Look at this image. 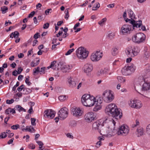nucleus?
Listing matches in <instances>:
<instances>
[{"instance_id":"a211bd4d","label":"nucleus","mask_w":150,"mask_h":150,"mask_svg":"<svg viewBox=\"0 0 150 150\" xmlns=\"http://www.w3.org/2000/svg\"><path fill=\"white\" fill-rule=\"evenodd\" d=\"M60 64H61L60 63L59 64L56 61H54L51 63L50 65L47 68V69H49L50 68H51L53 69H57V70H59L60 69Z\"/></svg>"},{"instance_id":"0e129e2a","label":"nucleus","mask_w":150,"mask_h":150,"mask_svg":"<svg viewBox=\"0 0 150 150\" xmlns=\"http://www.w3.org/2000/svg\"><path fill=\"white\" fill-rule=\"evenodd\" d=\"M26 91V92H25V94H27L28 93H29L30 92H31V90L29 89L28 88H26L24 89L23 91Z\"/></svg>"},{"instance_id":"e2e57ef3","label":"nucleus","mask_w":150,"mask_h":150,"mask_svg":"<svg viewBox=\"0 0 150 150\" xmlns=\"http://www.w3.org/2000/svg\"><path fill=\"white\" fill-rule=\"evenodd\" d=\"M51 9H48L45 11V13L46 15H48L49 14V13H51Z\"/></svg>"},{"instance_id":"37998d69","label":"nucleus","mask_w":150,"mask_h":150,"mask_svg":"<svg viewBox=\"0 0 150 150\" xmlns=\"http://www.w3.org/2000/svg\"><path fill=\"white\" fill-rule=\"evenodd\" d=\"M46 70V68L45 67H42L40 71V74H44L45 73V71Z\"/></svg>"},{"instance_id":"6e6552de","label":"nucleus","mask_w":150,"mask_h":150,"mask_svg":"<svg viewBox=\"0 0 150 150\" xmlns=\"http://www.w3.org/2000/svg\"><path fill=\"white\" fill-rule=\"evenodd\" d=\"M146 38L145 35L142 33H138L132 36V41L137 43H140L143 42Z\"/></svg>"},{"instance_id":"f3484780","label":"nucleus","mask_w":150,"mask_h":150,"mask_svg":"<svg viewBox=\"0 0 150 150\" xmlns=\"http://www.w3.org/2000/svg\"><path fill=\"white\" fill-rule=\"evenodd\" d=\"M150 90V82H144L142 86L141 91L142 93L146 92Z\"/></svg>"},{"instance_id":"2eb2a0df","label":"nucleus","mask_w":150,"mask_h":150,"mask_svg":"<svg viewBox=\"0 0 150 150\" xmlns=\"http://www.w3.org/2000/svg\"><path fill=\"white\" fill-rule=\"evenodd\" d=\"M93 69V65L89 63L86 64L83 68V71L85 73L88 74L91 72Z\"/></svg>"},{"instance_id":"e433bc0d","label":"nucleus","mask_w":150,"mask_h":150,"mask_svg":"<svg viewBox=\"0 0 150 150\" xmlns=\"http://www.w3.org/2000/svg\"><path fill=\"white\" fill-rule=\"evenodd\" d=\"M39 62L40 60L39 59L36 61V62L35 63L33 61H32L30 64L31 66L32 67H34L38 65L39 63Z\"/></svg>"},{"instance_id":"3c124183","label":"nucleus","mask_w":150,"mask_h":150,"mask_svg":"<svg viewBox=\"0 0 150 150\" xmlns=\"http://www.w3.org/2000/svg\"><path fill=\"white\" fill-rule=\"evenodd\" d=\"M24 87L25 85L23 84H22L19 87H18L17 89L18 91H21L22 89L24 88Z\"/></svg>"},{"instance_id":"49530a36","label":"nucleus","mask_w":150,"mask_h":150,"mask_svg":"<svg viewBox=\"0 0 150 150\" xmlns=\"http://www.w3.org/2000/svg\"><path fill=\"white\" fill-rule=\"evenodd\" d=\"M74 50V48L69 50L68 51L65 53L66 55H68L70 54Z\"/></svg>"},{"instance_id":"72a5a7b5","label":"nucleus","mask_w":150,"mask_h":150,"mask_svg":"<svg viewBox=\"0 0 150 150\" xmlns=\"http://www.w3.org/2000/svg\"><path fill=\"white\" fill-rule=\"evenodd\" d=\"M146 132L148 136L150 137V124L148 125L146 127Z\"/></svg>"},{"instance_id":"79ce46f5","label":"nucleus","mask_w":150,"mask_h":150,"mask_svg":"<svg viewBox=\"0 0 150 150\" xmlns=\"http://www.w3.org/2000/svg\"><path fill=\"white\" fill-rule=\"evenodd\" d=\"M7 136L6 134L4 132H2L0 134V138L3 139L5 138Z\"/></svg>"},{"instance_id":"9b49d317","label":"nucleus","mask_w":150,"mask_h":150,"mask_svg":"<svg viewBox=\"0 0 150 150\" xmlns=\"http://www.w3.org/2000/svg\"><path fill=\"white\" fill-rule=\"evenodd\" d=\"M103 56L102 53L97 51L92 54L91 56V59L93 62H97L100 60Z\"/></svg>"},{"instance_id":"f257e3e1","label":"nucleus","mask_w":150,"mask_h":150,"mask_svg":"<svg viewBox=\"0 0 150 150\" xmlns=\"http://www.w3.org/2000/svg\"><path fill=\"white\" fill-rule=\"evenodd\" d=\"M105 112L106 114L117 120L121 119L122 117L121 110L114 103L107 105L105 109Z\"/></svg>"},{"instance_id":"1a4fd4ad","label":"nucleus","mask_w":150,"mask_h":150,"mask_svg":"<svg viewBox=\"0 0 150 150\" xmlns=\"http://www.w3.org/2000/svg\"><path fill=\"white\" fill-rule=\"evenodd\" d=\"M129 131V127L127 125H122L119 128L117 134L118 135L125 136L128 134Z\"/></svg>"},{"instance_id":"a878e982","label":"nucleus","mask_w":150,"mask_h":150,"mask_svg":"<svg viewBox=\"0 0 150 150\" xmlns=\"http://www.w3.org/2000/svg\"><path fill=\"white\" fill-rule=\"evenodd\" d=\"M132 48L134 52V56H136L140 51V48L138 46L133 47L132 46Z\"/></svg>"},{"instance_id":"5701e85b","label":"nucleus","mask_w":150,"mask_h":150,"mask_svg":"<svg viewBox=\"0 0 150 150\" xmlns=\"http://www.w3.org/2000/svg\"><path fill=\"white\" fill-rule=\"evenodd\" d=\"M139 79H142L144 82H150V81H149V78L148 76V75L147 74L144 75H142V76H140L139 77Z\"/></svg>"},{"instance_id":"8fccbe9b","label":"nucleus","mask_w":150,"mask_h":150,"mask_svg":"<svg viewBox=\"0 0 150 150\" xmlns=\"http://www.w3.org/2000/svg\"><path fill=\"white\" fill-rule=\"evenodd\" d=\"M29 76H27V78H26L25 82L27 85L28 86H30L31 84V83L29 81Z\"/></svg>"},{"instance_id":"473e14b6","label":"nucleus","mask_w":150,"mask_h":150,"mask_svg":"<svg viewBox=\"0 0 150 150\" xmlns=\"http://www.w3.org/2000/svg\"><path fill=\"white\" fill-rule=\"evenodd\" d=\"M40 71V68L39 67H38L37 68H35L33 70V74L34 75L36 74H38Z\"/></svg>"},{"instance_id":"393cba45","label":"nucleus","mask_w":150,"mask_h":150,"mask_svg":"<svg viewBox=\"0 0 150 150\" xmlns=\"http://www.w3.org/2000/svg\"><path fill=\"white\" fill-rule=\"evenodd\" d=\"M118 47H113L111 50L112 54L113 56H115L117 54L118 52Z\"/></svg>"},{"instance_id":"c85d7f7f","label":"nucleus","mask_w":150,"mask_h":150,"mask_svg":"<svg viewBox=\"0 0 150 150\" xmlns=\"http://www.w3.org/2000/svg\"><path fill=\"white\" fill-rule=\"evenodd\" d=\"M127 11L128 15L129 17L132 19L131 20H133V18H134V16L132 11L131 9H128Z\"/></svg>"},{"instance_id":"7c9ffc66","label":"nucleus","mask_w":150,"mask_h":150,"mask_svg":"<svg viewBox=\"0 0 150 150\" xmlns=\"http://www.w3.org/2000/svg\"><path fill=\"white\" fill-rule=\"evenodd\" d=\"M98 139L99 140V141L98 142L96 143V146L97 147H99L100 146L101 144V141L102 140H104V139L103 138L100 137H99L98 138Z\"/></svg>"},{"instance_id":"39448f33","label":"nucleus","mask_w":150,"mask_h":150,"mask_svg":"<svg viewBox=\"0 0 150 150\" xmlns=\"http://www.w3.org/2000/svg\"><path fill=\"white\" fill-rule=\"evenodd\" d=\"M58 114L59 115L58 117H56L55 118V122L56 123L58 122L59 119L62 120L67 117L68 110L66 107H63L59 110Z\"/></svg>"},{"instance_id":"20e7f679","label":"nucleus","mask_w":150,"mask_h":150,"mask_svg":"<svg viewBox=\"0 0 150 150\" xmlns=\"http://www.w3.org/2000/svg\"><path fill=\"white\" fill-rule=\"evenodd\" d=\"M88 52L82 47L77 49L76 51V54L79 59L83 60L86 59L88 55Z\"/></svg>"},{"instance_id":"6ab92c4d","label":"nucleus","mask_w":150,"mask_h":150,"mask_svg":"<svg viewBox=\"0 0 150 150\" xmlns=\"http://www.w3.org/2000/svg\"><path fill=\"white\" fill-rule=\"evenodd\" d=\"M60 69L64 72H66L68 71L69 69L72 68V67L70 66L69 65L61 64H60Z\"/></svg>"},{"instance_id":"2f4dec72","label":"nucleus","mask_w":150,"mask_h":150,"mask_svg":"<svg viewBox=\"0 0 150 150\" xmlns=\"http://www.w3.org/2000/svg\"><path fill=\"white\" fill-rule=\"evenodd\" d=\"M68 97L66 95L61 96L59 97V100L61 101H64L67 99Z\"/></svg>"},{"instance_id":"680f3d73","label":"nucleus","mask_w":150,"mask_h":150,"mask_svg":"<svg viewBox=\"0 0 150 150\" xmlns=\"http://www.w3.org/2000/svg\"><path fill=\"white\" fill-rule=\"evenodd\" d=\"M142 24V22L141 23V24H140V26L139 27L138 26V25L137 26V27H136L137 28H141V29L143 30H145L146 29V28L145 27V26H143V25H141Z\"/></svg>"},{"instance_id":"c756f323","label":"nucleus","mask_w":150,"mask_h":150,"mask_svg":"<svg viewBox=\"0 0 150 150\" xmlns=\"http://www.w3.org/2000/svg\"><path fill=\"white\" fill-rule=\"evenodd\" d=\"M102 108V105L101 104H98L96 103L95 107L93 108V111L97 112V111L100 110Z\"/></svg>"},{"instance_id":"603ef678","label":"nucleus","mask_w":150,"mask_h":150,"mask_svg":"<svg viewBox=\"0 0 150 150\" xmlns=\"http://www.w3.org/2000/svg\"><path fill=\"white\" fill-rule=\"evenodd\" d=\"M139 121L138 120H136L135 121V124H134L132 125V127H134L139 126Z\"/></svg>"},{"instance_id":"4c0bfd02","label":"nucleus","mask_w":150,"mask_h":150,"mask_svg":"<svg viewBox=\"0 0 150 150\" xmlns=\"http://www.w3.org/2000/svg\"><path fill=\"white\" fill-rule=\"evenodd\" d=\"M8 8L6 6H3L1 8V10L2 11V13H5L6 12V11L8 10Z\"/></svg>"},{"instance_id":"4be33fe9","label":"nucleus","mask_w":150,"mask_h":150,"mask_svg":"<svg viewBox=\"0 0 150 150\" xmlns=\"http://www.w3.org/2000/svg\"><path fill=\"white\" fill-rule=\"evenodd\" d=\"M144 133V129L142 127H139L137 129L136 132V134L138 137H140L143 135Z\"/></svg>"},{"instance_id":"f8f14e48","label":"nucleus","mask_w":150,"mask_h":150,"mask_svg":"<svg viewBox=\"0 0 150 150\" xmlns=\"http://www.w3.org/2000/svg\"><path fill=\"white\" fill-rule=\"evenodd\" d=\"M71 110L72 114L74 116L76 117L81 116L83 114V110L79 108H72Z\"/></svg>"},{"instance_id":"09e8293b","label":"nucleus","mask_w":150,"mask_h":150,"mask_svg":"<svg viewBox=\"0 0 150 150\" xmlns=\"http://www.w3.org/2000/svg\"><path fill=\"white\" fill-rule=\"evenodd\" d=\"M19 127V125L17 124L15 125H13L11 126V128L13 129L16 130L18 129Z\"/></svg>"},{"instance_id":"5fc2aeb1","label":"nucleus","mask_w":150,"mask_h":150,"mask_svg":"<svg viewBox=\"0 0 150 150\" xmlns=\"http://www.w3.org/2000/svg\"><path fill=\"white\" fill-rule=\"evenodd\" d=\"M28 147L29 149H34L35 148V146L33 144H30L28 145Z\"/></svg>"},{"instance_id":"bb28decb","label":"nucleus","mask_w":150,"mask_h":150,"mask_svg":"<svg viewBox=\"0 0 150 150\" xmlns=\"http://www.w3.org/2000/svg\"><path fill=\"white\" fill-rule=\"evenodd\" d=\"M117 79L118 81L120 83H123L125 82L126 81V79L125 78L122 76H118L117 77Z\"/></svg>"},{"instance_id":"052dcab7","label":"nucleus","mask_w":150,"mask_h":150,"mask_svg":"<svg viewBox=\"0 0 150 150\" xmlns=\"http://www.w3.org/2000/svg\"><path fill=\"white\" fill-rule=\"evenodd\" d=\"M49 23H46L44 25L43 28L45 29H47L49 27Z\"/></svg>"},{"instance_id":"774afa93","label":"nucleus","mask_w":150,"mask_h":150,"mask_svg":"<svg viewBox=\"0 0 150 150\" xmlns=\"http://www.w3.org/2000/svg\"><path fill=\"white\" fill-rule=\"evenodd\" d=\"M80 23L79 22L76 23L74 26V29L75 30L76 29V28L79 27L80 25Z\"/></svg>"},{"instance_id":"58836bf2","label":"nucleus","mask_w":150,"mask_h":150,"mask_svg":"<svg viewBox=\"0 0 150 150\" xmlns=\"http://www.w3.org/2000/svg\"><path fill=\"white\" fill-rule=\"evenodd\" d=\"M31 126H27L26 128H22V131H23L24 130H25L26 131H29L30 132H32V130L30 128Z\"/></svg>"},{"instance_id":"13d9d810","label":"nucleus","mask_w":150,"mask_h":150,"mask_svg":"<svg viewBox=\"0 0 150 150\" xmlns=\"http://www.w3.org/2000/svg\"><path fill=\"white\" fill-rule=\"evenodd\" d=\"M103 69H101L99 71H98L97 73V74L98 76H100L102 74H103Z\"/></svg>"},{"instance_id":"423d86ee","label":"nucleus","mask_w":150,"mask_h":150,"mask_svg":"<svg viewBox=\"0 0 150 150\" xmlns=\"http://www.w3.org/2000/svg\"><path fill=\"white\" fill-rule=\"evenodd\" d=\"M102 98L104 102L109 103L113 100L114 96L111 91L106 90L103 92L102 94Z\"/></svg>"},{"instance_id":"a19ab883","label":"nucleus","mask_w":150,"mask_h":150,"mask_svg":"<svg viewBox=\"0 0 150 150\" xmlns=\"http://www.w3.org/2000/svg\"><path fill=\"white\" fill-rule=\"evenodd\" d=\"M65 15L64 17L67 20L69 16V11L68 9H66L65 11Z\"/></svg>"},{"instance_id":"ddd939ff","label":"nucleus","mask_w":150,"mask_h":150,"mask_svg":"<svg viewBox=\"0 0 150 150\" xmlns=\"http://www.w3.org/2000/svg\"><path fill=\"white\" fill-rule=\"evenodd\" d=\"M102 127L101 123L99 121H98L94 122L92 125V128L93 129L97 130L100 134L102 135L105 136L106 134L104 133L101 132V131L99 129Z\"/></svg>"},{"instance_id":"864d4df0","label":"nucleus","mask_w":150,"mask_h":150,"mask_svg":"<svg viewBox=\"0 0 150 150\" xmlns=\"http://www.w3.org/2000/svg\"><path fill=\"white\" fill-rule=\"evenodd\" d=\"M31 124L32 125L35 126L36 125L35 122L36 121V119L34 118H31Z\"/></svg>"},{"instance_id":"c9c22d12","label":"nucleus","mask_w":150,"mask_h":150,"mask_svg":"<svg viewBox=\"0 0 150 150\" xmlns=\"http://www.w3.org/2000/svg\"><path fill=\"white\" fill-rule=\"evenodd\" d=\"M109 130H110H110L112 131L111 132L109 131L108 134L107 135V136H109V135H110L111 136H112L114 135L115 134V132H114V129H113L112 130V129H111L110 127H109L108 128Z\"/></svg>"},{"instance_id":"c03bdc74","label":"nucleus","mask_w":150,"mask_h":150,"mask_svg":"<svg viewBox=\"0 0 150 150\" xmlns=\"http://www.w3.org/2000/svg\"><path fill=\"white\" fill-rule=\"evenodd\" d=\"M115 36V35L114 33H110L108 34V37L110 39H111L113 38Z\"/></svg>"},{"instance_id":"4468645a","label":"nucleus","mask_w":150,"mask_h":150,"mask_svg":"<svg viewBox=\"0 0 150 150\" xmlns=\"http://www.w3.org/2000/svg\"><path fill=\"white\" fill-rule=\"evenodd\" d=\"M44 116L45 117L52 119L54 117L55 112L52 110L47 109L44 111Z\"/></svg>"},{"instance_id":"de8ad7c7","label":"nucleus","mask_w":150,"mask_h":150,"mask_svg":"<svg viewBox=\"0 0 150 150\" xmlns=\"http://www.w3.org/2000/svg\"><path fill=\"white\" fill-rule=\"evenodd\" d=\"M96 103L98 104H101L103 102V100L102 99L99 98L97 99H96Z\"/></svg>"},{"instance_id":"412c9836","label":"nucleus","mask_w":150,"mask_h":150,"mask_svg":"<svg viewBox=\"0 0 150 150\" xmlns=\"http://www.w3.org/2000/svg\"><path fill=\"white\" fill-rule=\"evenodd\" d=\"M68 82L69 83V86L71 88L75 87L76 86V85L78 83L77 81L72 80L71 77L68 79Z\"/></svg>"},{"instance_id":"9d476101","label":"nucleus","mask_w":150,"mask_h":150,"mask_svg":"<svg viewBox=\"0 0 150 150\" xmlns=\"http://www.w3.org/2000/svg\"><path fill=\"white\" fill-rule=\"evenodd\" d=\"M129 106L131 108L135 109H139L142 106V104L139 100L137 99H131L128 102Z\"/></svg>"},{"instance_id":"f704fd0d","label":"nucleus","mask_w":150,"mask_h":150,"mask_svg":"<svg viewBox=\"0 0 150 150\" xmlns=\"http://www.w3.org/2000/svg\"><path fill=\"white\" fill-rule=\"evenodd\" d=\"M100 7V4L99 3H96L92 7V10L93 11L96 10Z\"/></svg>"},{"instance_id":"a18cd8bd","label":"nucleus","mask_w":150,"mask_h":150,"mask_svg":"<svg viewBox=\"0 0 150 150\" xmlns=\"http://www.w3.org/2000/svg\"><path fill=\"white\" fill-rule=\"evenodd\" d=\"M17 106V109L20 112L21 111H23L24 112L25 111V109L23 108L22 107H21V106L19 105H18Z\"/></svg>"},{"instance_id":"0eeeda50","label":"nucleus","mask_w":150,"mask_h":150,"mask_svg":"<svg viewBox=\"0 0 150 150\" xmlns=\"http://www.w3.org/2000/svg\"><path fill=\"white\" fill-rule=\"evenodd\" d=\"M135 69V67L133 64L126 66L122 69V73L123 75L127 76L131 74Z\"/></svg>"},{"instance_id":"ea45409f","label":"nucleus","mask_w":150,"mask_h":150,"mask_svg":"<svg viewBox=\"0 0 150 150\" xmlns=\"http://www.w3.org/2000/svg\"><path fill=\"white\" fill-rule=\"evenodd\" d=\"M107 20V19L106 18H104L102 19L100 21H99L98 23L101 25H102L105 23L106 22Z\"/></svg>"},{"instance_id":"b1692460","label":"nucleus","mask_w":150,"mask_h":150,"mask_svg":"<svg viewBox=\"0 0 150 150\" xmlns=\"http://www.w3.org/2000/svg\"><path fill=\"white\" fill-rule=\"evenodd\" d=\"M5 113L7 114H9L11 113L12 114H14L16 113V111L14 109L9 108L5 110Z\"/></svg>"},{"instance_id":"69168bd1","label":"nucleus","mask_w":150,"mask_h":150,"mask_svg":"<svg viewBox=\"0 0 150 150\" xmlns=\"http://www.w3.org/2000/svg\"><path fill=\"white\" fill-rule=\"evenodd\" d=\"M36 142L38 144L39 146H42L44 144L41 141H37Z\"/></svg>"},{"instance_id":"bf43d9fd","label":"nucleus","mask_w":150,"mask_h":150,"mask_svg":"<svg viewBox=\"0 0 150 150\" xmlns=\"http://www.w3.org/2000/svg\"><path fill=\"white\" fill-rule=\"evenodd\" d=\"M35 12L34 11H33L32 12L28 15V18H30L33 17L34 15L35 14Z\"/></svg>"},{"instance_id":"dca6fc26","label":"nucleus","mask_w":150,"mask_h":150,"mask_svg":"<svg viewBox=\"0 0 150 150\" xmlns=\"http://www.w3.org/2000/svg\"><path fill=\"white\" fill-rule=\"evenodd\" d=\"M84 118L87 122H89L94 120L93 113L92 112H90L86 113L84 115Z\"/></svg>"},{"instance_id":"7ed1b4c3","label":"nucleus","mask_w":150,"mask_h":150,"mask_svg":"<svg viewBox=\"0 0 150 150\" xmlns=\"http://www.w3.org/2000/svg\"><path fill=\"white\" fill-rule=\"evenodd\" d=\"M81 101L84 105L88 107H92L94 105L96 102V98L89 94H85L82 96Z\"/></svg>"},{"instance_id":"6e6d98bb","label":"nucleus","mask_w":150,"mask_h":150,"mask_svg":"<svg viewBox=\"0 0 150 150\" xmlns=\"http://www.w3.org/2000/svg\"><path fill=\"white\" fill-rule=\"evenodd\" d=\"M14 101V100L13 99H12L11 100H6V103L8 104H11L13 103Z\"/></svg>"},{"instance_id":"f03ea898","label":"nucleus","mask_w":150,"mask_h":150,"mask_svg":"<svg viewBox=\"0 0 150 150\" xmlns=\"http://www.w3.org/2000/svg\"><path fill=\"white\" fill-rule=\"evenodd\" d=\"M126 21L129 22L132 25L125 24L122 26L121 28L120 33L123 35L129 34L134 29V27H137L138 25L139 27L142 23L141 20L136 21L134 20H131L128 19H126Z\"/></svg>"},{"instance_id":"aec40b11","label":"nucleus","mask_w":150,"mask_h":150,"mask_svg":"<svg viewBox=\"0 0 150 150\" xmlns=\"http://www.w3.org/2000/svg\"><path fill=\"white\" fill-rule=\"evenodd\" d=\"M132 46H130L128 47L125 51L126 54L128 57H134V56Z\"/></svg>"},{"instance_id":"338daca9","label":"nucleus","mask_w":150,"mask_h":150,"mask_svg":"<svg viewBox=\"0 0 150 150\" xmlns=\"http://www.w3.org/2000/svg\"><path fill=\"white\" fill-rule=\"evenodd\" d=\"M22 71L23 69H22L21 67H20L18 68V69L17 73H18V74H20Z\"/></svg>"},{"instance_id":"cd10ccee","label":"nucleus","mask_w":150,"mask_h":150,"mask_svg":"<svg viewBox=\"0 0 150 150\" xmlns=\"http://www.w3.org/2000/svg\"><path fill=\"white\" fill-rule=\"evenodd\" d=\"M19 33L17 31H15L12 33L10 35V37L13 38V37L15 38H18Z\"/></svg>"},{"instance_id":"4d7b16f0","label":"nucleus","mask_w":150,"mask_h":150,"mask_svg":"<svg viewBox=\"0 0 150 150\" xmlns=\"http://www.w3.org/2000/svg\"><path fill=\"white\" fill-rule=\"evenodd\" d=\"M150 54V53L149 51H146L145 50V51L144 52V55L146 58H148L149 57Z\"/></svg>"}]
</instances>
